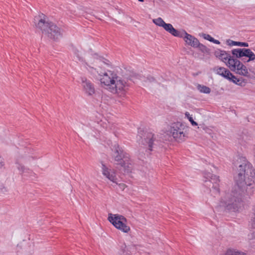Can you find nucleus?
Here are the masks:
<instances>
[{"instance_id": "nucleus-1", "label": "nucleus", "mask_w": 255, "mask_h": 255, "mask_svg": "<svg viewBox=\"0 0 255 255\" xmlns=\"http://www.w3.org/2000/svg\"><path fill=\"white\" fill-rule=\"evenodd\" d=\"M238 166V174L235 177V184L221 198L219 206L232 212H239L242 208L243 198L252 194L255 180V170L245 157H238L234 161Z\"/></svg>"}, {"instance_id": "nucleus-2", "label": "nucleus", "mask_w": 255, "mask_h": 255, "mask_svg": "<svg viewBox=\"0 0 255 255\" xmlns=\"http://www.w3.org/2000/svg\"><path fill=\"white\" fill-rule=\"evenodd\" d=\"M87 70L97 79L102 87L119 97H124L128 88L127 81L123 77L108 68L111 66L109 60L103 57H94L86 63Z\"/></svg>"}, {"instance_id": "nucleus-3", "label": "nucleus", "mask_w": 255, "mask_h": 255, "mask_svg": "<svg viewBox=\"0 0 255 255\" xmlns=\"http://www.w3.org/2000/svg\"><path fill=\"white\" fill-rule=\"evenodd\" d=\"M34 24L43 34L51 39H57L61 37V29L53 22L48 21L46 17L43 14L34 17Z\"/></svg>"}, {"instance_id": "nucleus-4", "label": "nucleus", "mask_w": 255, "mask_h": 255, "mask_svg": "<svg viewBox=\"0 0 255 255\" xmlns=\"http://www.w3.org/2000/svg\"><path fill=\"white\" fill-rule=\"evenodd\" d=\"M108 220L117 229L124 233H128L130 231L127 219L122 215L109 213Z\"/></svg>"}, {"instance_id": "nucleus-5", "label": "nucleus", "mask_w": 255, "mask_h": 255, "mask_svg": "<svg viewBox=\"0 0 255 255\" xmlns=\"http://www.w3.org/2000/svg\"><path fill=\"white\" fill-rule=\"evenodd\" d=\"M226 65L232 71L237 74L248 76L249 72L247 67L244 65L237 58H234L231 56V58L227 62Z\"/></svg>"}, {"instance_id": "nucleus-6", "label": "nucleus", "mask_w": 255, "mask_h": 255, "mask_svg": "<svg viewBox=\"0 0 255 255\" xmlns=\"http://www.w3.org/2000/svg\"><path fill=\"white\" fill-rule=\"evenodd\" d=\"M184 131V126L179 122L172 124L169 129L170 135L179 142L184 140L185 137Z\"/></svg>"}, {"instance_id": "nucleus-7", "label": "nucleus", "mask_w": 255, "mask_h": 255, "mask_svg": "<svg viewBox=\"0 0 255 255\" xmlns=\"http://www.w3.org/2000/svg\"><path fill=\"white\" fill-rule=\"evenodd\" d=\"M205 178L206 179L205 181V186L209 188L210 191H212L214 193H219L220 191L219 176L211 173H207L205 174Z\"/></svg>"}, {"instance_id": "nucleus-8", "label": "nucleus", "mask_w": 255, "mask_h": 255, "mask_svg": "<svg viewBox=\"0 0 255 255\" xmlns=\"http://www.w3.org/2000/svg\"><path fill=\"white\" fill-rule=\"evenodd\" d=\"M173 36L182 38L186 46H191L193 48H195L199 41V40L197 38L188 33L184 29H181L179 31L176 30Z\"/></svg>"}, {"instance_id": "nucleus-9", "label": "nucleus", "mask_w": 255, "mask_h": 255, "mask_svg": "<svg viewBox=\"0 0 255 255\" xmlns=\"http://www.w3.org/2000/svg\"><path fill=\"white\" fill-rule=\"evenodd\" d=\"M232 54L237 58L247 57L248 59L244 62H250L255 60V54L249 48H237L232 50Z\"/></svg>"}, {"instance_id": "nucleus-10", "label": "nucleus", "mask_w": 255, "mask_h": 255, "mask_svg": "<svg viewBox=\"0 0 255 255\" xmlns=\"http://www.w3.org/2000/svg\"><path fill=\"white\" fill-rule=\"evenodd\" d=\"M35 159L33 151L30 148L19 150L16 154V160L25 163H29Z\"/></svg>"}, {"instance_id": "nucleus-11", "label": "nucleus", "mask_w": 255, "mask_h": 255, "mask_svg": "<svg viewBox=\"0 0 255 255\" xmlns=\"http://www.w3.org/2000/svg\"><path fill=\"white\" fill-rule=\"evenodd\" d=\"M80 84L84 92L86 95L93 96L96 93L94 84L86 77H81Z\"/></svg>"}, {"instance_id": "nucleus-12", "label": "nucleus", "mask_w": 255, "mask_h": 255, "mask_svg": "<svg viewBox=\"0 0 255 255\" xmlns=\"http://www.w3.org/2000/svg\"><path fill=\"white\" fill-rule=\"evenodd\" d=\"M101 171L103 176L106 178L114 183L118 184V178L116 176V171L114 169L102 163Z\"/></svg>"}, {"instance_id": "nucleus-13", "label": "nucleus", "mask_w": 255, "mask_h": 255, "mask_svg": "<svg viewBox=\"0 0 255 255\" xmlns=\"http://www.w3.org/2000/svg\"><path fill=\"white\" fill-rule=\"evenodd\" d=\"M153 22L156 25L163 27L165 30L172 35L175 32L176 29L173 27L172 25L170 23H166L160 17L153 19Z\"/></svg>"}, {"instance_id": "nucleus-14", "label": "nucleus", "mask_w": 255, "mask_h": 255, "mask_svg": "<svg viewBox=\"0 0 255 255\" xmlns=\"http://www.w3.org/2000/svg\"><path fill=\"white\" fill-rule=\"evenodd\" d=\"M214 55L217 58L224 62L225 64L231 57L230 53L220 49H217L215 51Z\"/></svg>"}, {"instance_id": "nucleus-15", "label": "nucleus", "mask_w": 255, "mask_h": 255, "mask_svg": "<svg viewBox=\"0 0 255 255\" xmlns=\"http://www.w3.org/2000/svg\"><path fill=\"white\" fill-rule=\"evenodd\" d=\"M113 157L115 161L120 162L123 160L124 157H127V156L124 154L122 148L119 145L115 144L114 147Z\"/></svg>"}, {"instance_id": "nucleus-16", "label": "nucleus", "mask_w": 255, "mask_h": 255, "mask_svg": "<svg viewBox=\"0 0 255 255\" xmlns=\"http://www.w3.org/2000/svg\"><path fill=\"white\" fill-rule=\"evenodd\" d=\"M122 169L127 172H130L132 169V163L129 158L127 156L124 157L123 161L118 163Z\"/></svg>"}, {"instance_id": "nucleus-17", "label": "nucleus", "mask_w": 255, "mask_h": 255, "mask_svg": "<svg viewBox=\"0 0 255 255\" xmlns=\"http://www.w3.org/2000/svg\"><path fill=\"white\" fill-rule=\"evenodd\" d=\"M214 71L218 75L228 79L231 76V72L227 69L222 67H217L214 68Z\"/></svg>"}, {"instance_id": "nucleus-18", "label": "nucleus", "mask_w": 255, "mask_h": 255, "mask_svg": "<svg viewBox=\"0 0 255 255\" xmlns=\"http://www.w3.org/2000/svg\"><path fill=\"white\" fill-rule=\"evenodd\" d=\"M154 135L152 133H148L146 134L144 139L142 140L141 143L145 145H147L149 150H151Z\"/></svg>"}, {"instance_id": "nucleus-19", "label": "nucleus", "mask_w": 255, "mask_h": 255, "mask_svg": "<svg viewBox=\"0 0 255 255\" xmlns=\"http://www.w3.org/2000/svg\"><path fill=\"white\" fill-rule=\"evenodd\" d=\"M74 55H75V57H77V58L79 60V61H80L82 62L84 66L85 67V68L86 69V63L88 59L94 57H98V58L101 57V56H99L95 54V55H93L92 56L88 57L86 59L84 60L83 57L82 56V52L80 51H79V50H78L77 49H76L74 51Z\"/></svg>"}, {"instance_id": "nucleus-20", "label": "nucleus", "mask_w": 255, "mask_h": 255, "mask_svg": "<svg viewBox=\"0 0 255 255\" xmlns=\"http://www.w3.org/2000/svg\"><path fill=\"white\" fill-rule=\"evenodd\" d=\"M20 162H22L16 160V164H17V169L21 174L27 175V174L29 173L30 170L26 167L24 165L20 163Z\"/></svg>"}, {"instance_id": "nucleus-21", "label": "nucleus", "mask_w": 255, "mask_h": 255, "mask_svg": "<svg viewBox=\"0 0 255 255\" xmlns=\"http://www.w3.org/2000/svg\"><path fill=\"white\" fill-rule=\"evenodd\" d=\"M223 255H247L245 252L236 249H228Z\"/></svg>"}, {"instance_id": "nucleus-22", "label": "nucleus", "mask_w": 255, "mask_h": 255, "mask_svg": "<svg viewBox=\"0 0 255 255\" xmlns=\"http://www.w3.org/2000/svg\"><path fill=\"white\" fill-rule=\"evenodd\" d=\"M197 89L202 93L209 94L211 92L210 88L203 85L198 84L197 86Z\"/></svg>"}, {"instance_id": "nucleus-23", "label": "nucleus", "mask_w": 255, "mask_h": 255, "mask_svg": "<svg viewBox=\"0 0 255 255\" xmlns=\"http://www.w3.org/2000/svg\"><path fill=\"white\" fill-rule=\"evenodd\" d=\"M202 37L206 40H207L210 42H212L214 43L217 44H220V42L216 39H215L214 38L211 37L209 34H202Z\"/></svg>"}, {"instance_id": "nucleus-24", "label": "nucleus", "mask_w": 255, "mask_h": 255, "mask_svg": "<svg viewBox=\"0 0 255 255\" xmlns=\"http://www.w3.org/2000/svg\"><path fill=\"white\" fill-rule=\"evenodd\" d=\"M195 48H198L203 53H208L209 51V49L203 44L200 43L199 41Z\"/></svg>"}, {"instance_id": "nucleus-25", "label": "nucleus", "mask_w": 255, "mask_h": 255, "mask_svg": "<svg viewBox=\"0 0 255 255\" xmlns=\"http://www.w3.org/2000/svg\"><path fill=\"white\" fill-rule=\"evenodd\" d=\"M250 227L252 229H255V208L253 209L250 222Z\"/></svg>"}, {"instance_id": "nucleus-26", "label": "nucleus", "mask_w": 255, "mask_h": 255, "mask_svg": "<svg viewBox=\"0 0 255 255\" xmlns=\"http://www.w3.org/2000/svg\"><path fill=\"white\" fill-rule=\"evenodd\" d=\"M228 80L231 81L235 84L239 85H241V84L242 83L241 80L239 79H238L232 73H231V76H230L229 78H228Z\"/></svg>"}, {"instance_id": "nucleus-27", "label": "nucleus", "mask_w": 255, "mask_h": 255, "mask_svg": "<svg viewBox=\"0 0 255 255\" xmlns=\"http://www.w3.org/2000/svg\"><path fill=\"white\" fill-rule=\"evenodd\" d=\"M185 117L188 119L192 126H197V123L195 122L191 115L188 112H186L185 114Z\"/></svg>"}, {"instance_id": "nucleus-28", "label": "nucleus", "mask_w": 255, "mask_h": 255, "mask_svg": "<svg viewBox=\"0 0 255 255\" xmlns=\"http://www.w3.org/2000/svg\"><path fill=\"white\" fill-rule=\"evenodd\" d=\"M117 255H131L128 253L127 247L125 245V247L123 248L122 250L119 251Z\"/></svg>"}, {"instance_id": "nucleus-29", "label": "nucleus", "mask_w": 255, "mask_h": 255, "mask_svg": "<svg viewBox=\"0 0 255 255\" xmlns=\"http://www.w3.org/2000/svg\"><path fill=\"white\" fill-rule=\"evenodd\" d=\"M253 231H251L248 235V239L249 240H255V229H253Z\"/></svg>"}, {"instance_id": "nucleus-30", "label": "nucleus", "mask_w": 255, "mask_h": 255, "mask_svg": "<svg viewBox=\"0 0 255 255\" xmlns=\"http://www.w3.org/2000/svg\"><path fill=\"white\" fill-rule=\"evenodd\" d=\"M117 184L119 185L120 188L122 190H124L126 187V185L124 183H118Z\"/></svg>"}, {"instance_id": "nucleus-31", "label": "nucleus", "mask_w": 255, "mask_h": 255, "mask_svg": "<svg viewBox=\"0 0 255 255\" xmlns=\"http://www.w3.org/2000/svg\"><path fill=\"white\" fill-rule=\"evenodd\" d=\"M227 42L230 46H235L236 41L231 40H227Z\"/></svg>"}, {"instance_id": "nucleus-32", "label": "nucleus", "mask_w": 255, "mask_h": 255, "mask_svg": "<svg viewBox=\"0 0 255 255\" xmlns=\"http://www.w3.org/2000/svg\"><path fill=\"white\" fill-rule=\"evenodd\" d=\"M4 165L3 159L0 156V168H2Z\"/></svg>"}, {"instance_id": "nucleus-33", "label": "nucleus", "mask_w": 255, "mask_h": 255, "mask_svg": "<svg viewBox=\"0 0 255 255\" xmlns=\"http://www.w3.org/2000/svg\"><path fill=\"white\" fill-rule=\"evenodd\" d=\"M241 46L242 47H248L249 46V44L248 43H247V42H242Z\"/></svg>"}, {"instance_id": "nucleus-34", "label": "nucleus", "mask_w": 255, "mask_h": 255, "mask_svg": "<svg viewBox=\"0 0 255 255\" xmlns=\"http://www.w3.org/2000/svg\"><path fill=\"white\" fill-rule=\"evenodd\" d=\"M242 42L236 41L235 46H241Z\"/></svg>"}, {"instance_id": "nucleus-35", "label": "nucleus", "mask_w": 255, "mask_h": 255, "mask_svg": "<svg viewBox=\"0 0 255 255\" xmlns=\"http://www.w3.org/2000/svg\"><path fill=\"white\" fill-rule=\"evenodd\" d=\"M254 154H255V145H254Z\"/></svg>"}, {"instance_id": "nucleus-36", "label": "nucleus", "mask_w": 255, "mask_h": 255, "mask_svg": "<svg viewBox=\"0 0 255 255\" xmlns=\"http://www.w3.org/2000/svg\"><path fill=\"white\" fill-rule=\"evenodd\" d=\"M140 2H143L144 0H138Z\"/></svg>"}]
</instances>
